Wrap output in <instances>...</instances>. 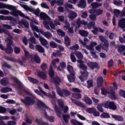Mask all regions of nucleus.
<instances>
[{
    "instance_id": "38",
    "label": "nucleus",
    "mask_w": 125,
    "mask_h": 125,
    "mask_svg": "<svg viewBox=\"0 0 125 125\" xmlns=\"http://www.w3.org/2000/svg\"><path fill=\"white\" fill-rule=\"evenodd\" d=\"M19 93H20V94H21V95L22 93H25V94H26V95H29V96L32 95V93H31V92H30V91H27L25 89L20 90L19 91Z\"/></svg>"
},
{
    "instance_id": "64",
    "label": "nucleus",
    "mask_w": 125,
    "mask_h": 125,
    "mask_svg": "<svg viewBox=\"0 0 125 125\" xmlns=\"http://www.w3.org/2000/svg\"><path fill=\"white\" fill-rule=\"evenodd\" d=\"M94 30H91L92 33L93 35H97L98 34V28L96 26H94L93 27Z\"/></svg>"
},
{
    "instance_id": "4",
    "label": "nucleus",
    "mask_w": 125,
    "mask_h": 125,
    "mask_svg": "<svg viewBox=\"0 0 125 125\" xmlns=\"http://www.w3.org/2000/svg\"><path fill=\"white\" fill-rule=\"evenodd\" d=\"M7 5H9L10 6V8H6L7 9H9V10H11L12 12H10L8 10H0V14H2L3 15H8V14H10L11 15H12L13 16H14V15H12L11 13H13L14 11H17V9H16V7L15 6L7 4Z\"/></svg>"
},
{
    "instance_id": "24",
    "label": "nucleus",
    "mask_w": 125,
    "mask_h": 125,
    "mask_svg": "<svg viewBox=\"0 0 125 125\" xmlns=\"http://www.w3.org/2000/svg\"><path fill=\"white\" fill-rule=\"evenodd\" d=\"M104 83V80L102 76L99 77L97 79V84L98 87H101Z\"/></svg>"
},
{
    "instance_id": "58",
    "label": "nucleus",
    "mask_w": 125,
    "mask_h": 125,
    "mask_svg": "<svg viewBox=\"0 0 125 125\" xmlns=\"http://www.w3.org/2000/svg\"><path fill=\"white\" fill-rule=\"evenodd\" d=\"M60 61V60L59 58H57L56 59H54L52 62V64L55 68H57V66H56V63H58Z\"/></svg>"
},
{
    "instance_id": "36",
    "label": "nucleus",
    "mask_w": 125,
    "mask_h": 125,
    "mask_svg": "<svg viewBox=\"0 0 125 125\" xmlns=\"http://www.w3.org/2000/svg\"><path fill=\"white\" fill-rule=\"evenodd\" d=\"M0 91L2 93H6V92H9L10 91H12V89L8 87H5L2 88L0 89Z\"/></svg>"
},
{
    "instance_id": "31",
    "label": "nucleus",
    "mask_w": 125,
    "mask_h": 125,
    "mask_svg": "<svg viewBox=\"0 0 125 125\" xmlns=\"http://www.w3.org/2000/svg\"><path fill=\"white\" fill-rule=\"evenodd\" d=\"M30 26L32 30L35 31L37 33H41V31H42V29H39L38 26L35 25L34 23H31Z\"/></svg>"
},
{
    "instance_id": "51",
    "label": "nucleus",
    "mask_w": 125,
    "mask_h": 125,
    "mask_svg": "<svg viewBox=\"0 0 125 125\" xmlns=\"http://www.w3.org/2000/svg\"><path fill=\"white\" fill-rule=\"evenodd\" d=\"M62 118L64 122L67 124L69 122L68 119H70V115L69 114H64L62 115Z\"/></svg>"
},
{
    "instance_id": "41",
    "label": "nucleus",
    "mask_w": 125,
    "mask_h": 125,
    "mask_svg": "<svg viewBox=\"0 0 125 125\" xmlns=\"http://www.w3.org/2000/svg\"><path fill=\"white\" fill-rule=\"evenodd\" d=\"M39 16L42 20H46L47 19H48V16H47L45 13H41Z\"/></svg>"
},
{
    "instance_id": "61",
    "label": "nucleus",
    "mask_w": 125,
    "mask_h": 125,
    "mask_svg": "<svg viewBox=\"0 0 125 125\" xmlns=\"http://www.w3.org/2000/svg\"><path fill=\"white\" fill-rule=\"evenodd\" d=\"M113 4H114V5H116V6H120V5H122V4H123V1L121 0H115L113 1Z\"/></svg>"
},
{
    "instance_id": "3",
    "label": "nucleus",
    "mask_w": 125,
    "mask_h": 125,
    "mask_svg": "<svg viewBox=\"0 0 125 125\" xmlns=\"http://www.w3.org/2000/svg\"><path fill=\"white\" fill-rule=\"evenodd\" d=\"M6 41L8 42L6 43V47L5 48L4 51L7 54H11L13 52V48L11 46L13 43V41L9 38H6Z\"/></svg>"
},
{
    "instance_id": "27",
    "label": "nucleus",
    "mask_w": 125,
    "mask_h": 125,
    "mask_svg": "<svg viewBox=\"0 0 125 125\" xmlns=\"http://www.w3.org/2000/svg\"><path fill=\"white\" fill-rule=\"evenodd\" d=\"M35 123L38 125H48V124L43 122L42 119L36 118L35 120Z\"/></svg>"
},
{
    "instance_id": "37",
    "label": "nucleus",
    "mask_w": 125,
    "mask_h": 125,
    "mask_svg": "<svg viewBox=\"0 0 125 125\" xmlns=\"http://www.w3.org/2000/svg\"><path fill=\"white\" fill-rule=\"evenodd\" d=\"M36 49L38 51V52H40V53H43L44 52V48L42 46V45L40 44H37L36 46Z\"/></svg>"
},
{
    "instance_id": "6",
    "label": "nucleus",
    "mask_w": 125,
    "mask_h": 125,
    "mask_svg": "<svg viewBox=\"0 0 125 125\" xmlns=\"http://www.w3.org/2000/svg\"><path fill=\"white\" fill-rule=\"evenodd\" d=\"M0 20H3L6 21H11L10 22L11 26H15L17 24V21L13 17L11 16H4L2 15H0Z\"/></svg>"
},
{
    "instance_id": "1",
    "label": "nucleus",
    "mask_w": 125,
    "mask_h": 125,
    "mask_svg": "<svg viewBox=\"0 0 125 125\" xmlns=\"http://www.w3.org/2000/svg\"><path fill=\"white\" fill-rule=\"evenodd\" d=\"M67 71L69 73V75H67V79L69 83H74V81L76 80V77H75V71L74 70V68L72 66L70 65H68L67 66Z\"/></svg>"
},
{
    "instance_id": "5",
    "label": "nucleus",
    "mask_w": 125,
    "mask_h": 125,
    "mask_svg": "<svg viewBox=\"0 0 125 125\" xmlns=\"http://www.w3.org/2000/svg\"><path fill=\"white\" fill-rule=\"evenodd\" d=\"M21 6L25 10H26L27 11H30V12H33V13L36 15V16H40V13L41 12V11L40 10V9L37 8L36 10L34 9L33 8H30L28 5L26 4H20Z\"/></svg>"
},
{
    "instance_id": "34",
    "label": "nucleus",
    "mask_w": 125,
    "mask_h": 125,
    "mask_svg": "<svg viewBox=\"0 0 125 125\" xmlns=\"http://www.w3.org/2000/svg\"><path fill=\"white\" fill-rule=\"evenodd\" d=\"M49 76L51 78V79L54 77V70H53L52 64H51L50 65V68L49 70Z\"/></svg>"
},
{
    "instance_id": "63",
    "label": "nucleus",
    "mask_w": 125,
    "mask_h": 125,
    "mask_svg": "<svg viewBox=\"0 0 125 125\" xmlns=\"http://www.w3.org/2000/svg\"><path fill=\"white\" fill-rule=\"evenodd\" d=\"M101 91L102 95H107V94H108L109 91H107V89L105 88H102Z\"/></svg>"
},
{
    "instance_id": "56",
    "label": "nucleus",
    "mask_w": 125,
    "mask_h": 125,
    "mask_svg": "<svg viewBox=\"0 0 125 125\" xmlns=\"http://www.w3.org/2000/svg\"><path fill=\"white\" fill-rule=\"evenodd\" d=\"M103 13V10H101L100 9H98L96 10L95 15L97 16H99L100 15H102Z\"/></svg>"
},
{
    "instance_id": "59",
    "label": "nucleus",
    "mask_w": 125,
    "mask_h": 125,
    "mask_svg": "<svg viewBox=\"0 0 125 125\" xmlns=\"http://www.w3.org/2000/svg\"><path fill=\"white\" fill-rule=\"evenodd\" d=\"M57 33L59 35V36H61V37H65V32L61 29L58 30Z\"/></svg>"
},
{
    "instance_id": "54",
    "label": "nucleus",
    "mask_w": 125,
    "mask_h": 125,
    "mask_svg": "<svg viewBox=\"0 0 125 125\" xmlns=\"http://www.w3.org/2000/svg\"><path fill=\"white\" fill-rule=\"evenodd\" d=\"M87 88H90L93 86V81L92 80H88L87 81Z\"/></svg>"
},
{
    "instance_id": "26",
    "label": "nucleus",
    "mask_w": 125,
    "mask_h": 125,
    "mask_svg": "<svg viewBox=\"0 0 125 125\" xmlns=\"http://www.w3.org/2000/svg\"><path fill=\"white\" fill-rule=\"evenodd\" d=\"M9 83V79L8 78H3L0 81V83L1 84V85H3V86H5L8 84Z\"/></svg>"
},
{
    "instance_id": "13",
    "label": "nucleus",
    "mask_w": 125,
    "mask_h": 125,
    "mask_svg": "<svg viewBox=\"0 0 125 125\" xmlns=\"http://www.w3.org/2000/svg\"><path fill=\"white\" fill-rule=\"evenodd\" d=\"M58 104H59V106L61 109H63V113L64 114H67V112L69 110V107L68 106L66 105L64 107V102L62 100H59L58 101Z\"/></svg>"
},
{
    "instance_id": "47",
    "label": "nucleus",
    "mask_w": 125,
    "mask_h": 125,
    "mask_svg": "<svg viewBox=\"0 0 125 125\" xmlns=\"http://www.w3.org/2000/svg\"><path fill=\"white\" fill-rule=\"evenodd\" d=\"M91 6L92 8L95 9L98 7H100V6H102V4L97 2H93L91 3Z\"/></svg>"
},
{
    "instance_id": "48",
    "label": "nucleus",
    "mask_w": 125,
    "mask_h": 125,
    "mask_svg": "<svg viewBox=\"0 0 125 125\" xmlns=\"http://www.w3.org/2000/svg\"><path fill=\"white\" fill-rule=\"evenodd\" d=\"M72 97L75 99H81L82 98V94L80 93H74L72 94Z\"/></svg>"
},
{
    "instance_id": "53",
    "label": "nucleus",
    "mask_w": 125,
    "mask_h": 125,
    "mask_svg": "<svg viewBox=\"0 0 125 125\" xmlns=\"http://www.w3.org/2000/svg\"><path fill=\"white\" fill-rule=\"evenodd\" d=\"M121 12L120 10L115 9L113 11V14H114L115 16L118 18L120 17V15H121Z\"/></svg>"
},
{
    "instance_id": "30",
    "label": "nucleus",
    "mask_w": 125,
    "mask_h": 125,
    "mask_svg": "<svg viewBox=\"0 0 125 125\" xmlns=\"http://www.w3.org/2000/svg\"><path fill=\"white\" fill-rule=\"evenodd\" d=\"M78 5V7H81V8H85V6H86V2H85V0H80Z\"/></svg>"
},
{
    "instance_id": "33",
    "label": "nucleus",
    "mask_w": 125,
    "mask_h": 125,
    "mask_svg": "<svg viewBox=\"0 0 125 125\" xmlns=\"http://www.w3.org/2000/svg\"><path fill=\"white\" fill-rule=\"evenodd\" d=\"M87 24V21H81L80 19H77V24L78 25V28L81 27V25H86Z\"/></svg>"
},
{
    "instance_id": "50",
    "label": "nucleus",
    "mask_w": 125,
    "mask_h": 125,
    "mask_svg": "<svg viewBox=\"0 0 125 125\" xmlns=\"http://www.w3.org/2000/svg\"><path fill=\"white\" fill-rule=\"evenodd\" d=\"M101 118H103L104 119H110V115L109 113L107 112H103L101 115Z\"/></svg>"
},
{
    "instance_id": "8",
    "label": "nucleus",
    "mask_w": 125,
    "mask_h": 125,
    "mask_svg": "<svg viewBox=\"0 0 125 125\" xmlns=\"http://www.w3.org/2000/svg\"><path fill=\"white\" fill-rule=\"evenodd\" d=\"M100 40L102 42H104V44L102 46V48L103 50H105V51H107L109 49V42L103 36L100 35L99 37Z\"/></svg>"
},
{
    "instance_id": "21",
    "label": "nucleus",
    "mask_w": 125,
    "mask_h": 125,
    "mask_svg": "<svg viewBox=\"0 0 125 125\" xmlns=\"http://www.w3.org/2000/svg\"><path fill=\"white\" fill-rule=\"evenodd\" d=\"M118 26L125 32V18L122 19L118 21Z\"/></svg>"
},
{
    "instance_id": "32",
    "label": "nucleus",
    "mask_w": 125,
    "mask_h": 125,
    "mask_svg": "<svg viewBox=\"0 0 125 125\" xmlns=\"http://www.w3.org/2000/svg\"><path fill=\"white\" fill-rule=\"evenodd\" d=\"M38 76L42 80H46V74H45V73L42 71L38 72Z\"/></svg>"
},
{
    "instance_id": "17",
    "label": "nucleus",
    "mask_w": 125,
    "mask_h": 125,
    "mask_svg": "<svg viewBox=\"0 0 125 125\" xmlns=\"http://www.w3.org/2000/svg\"><path fill=\"white\" fill-rule=\"evenodd\" d=\"M88 77V72H87V70H85L81 72V75L80 76H79V79L81 80V82H84L85 80H86Z\"/></svg>"
},
{
    "instance_id": "9",
    "label": "nucleus",
    "mask_w": 125,
    "mask_h": 125,
    "mask_svg": "<svg viewBox=\"0 0 125 125\" xmlns=\"http://www.w3.org/2000/svg\"><path fill=\"white\" fill-rule=\"evenodd\" d=\"M104 108H109L111 110H117V106L114 102H105L104 104Z\"/></svg>"
},
{
    "instance_id": "39",
    "label": "nucleus",
    "mask_w": 125,
    "mask_h": 125,
    "mask_svg": "<svg viewBox=\"0 0 125 125\" xmlns=\"http://www.w3.org/2000/svg\"><path fill=\"white\" fill-rule=\"evenodd\" d=\"M37 105L38 106H39V107H42V108H44L42 109V111H43V109H44L45 110V109H48V107H47L46 105H45V104H44L43 102L42 101H39L37 103Z\"/></svg>"
},
{
    "instance_id": "15",
    "label": "nucleus",
    "mask_w": 125,
    "mask_h": 125,
    "mask_svg": "<svg viewBox=\"0 0 125 125\" xmlns=\"http://www.w3.org/2000/svg\"><path fill=\"white\" fill-rule=\"evenodd\" d=\"M51 82L52 83H55L56 85V86L59 85L60 84V83H61V79L59 78V77L57 76L55 77H52L50 79Z\"/></svg>"
},
{
    "instance_id": "44",
    "label": "nucleus",
    "mask_w": 125,
    "mask_h": 125,
    "mask_svg": "<svg viewBox=\"0 0 125 125\" xmlns=\"http://www.w3.org/2000/svg\"><path fill=\"white\" fill-rule=\"evenodd\" d=\"M64 44L66 46H69L71 44V41H70V38L68 36L64 37Z\"/></svg>"
},
{
    "instance_id": "23",
    "label": "nucleus",
    "mask_w": 125,
    "mask_h": 125,
    "mask_svg": "<svg viewBox=\"0 0 125 125\" xmlns=\"http://www.w3.org/2000/svg\"><path fill=\"white\" fill-rule=\"evenodd\" d=\"M38 88L39 90L37 89L34 90V92H35V93H36L38 95H46V92L43 91L42 89V87L39 86Z\"/></svg>"
},
{
    "instance_id": "57",
    "label": "nucleus",
    "mask_w": 125,
    "mask_h": 125,
    "mask_svg": "<svg viewBox=\"0 0 125 125\" xmlns=\"http://www.w3.org/2000/svg\"><path fill=\"white\" fill-rule=\"evenodd\" d=\"M79 48H80V46L78 44H75L73 46L70 47L71 50H79Z\"/></svg>"
},
{
    "instance_id": "46",
    "label": "nucleus",
    "mask_w": 125,
    "mask_h": 125,
    "mask_svg": "<svg viewBox=\"0 0 125 125\" xmlns=\"http://www.w3.org/2000/svg\"><path fill=\"white\" fill-rule=\"evenodd\" d=\"M70 123L71 124L74 125H83L81 122H80L78 121L77 120H75V119H71L70 120Z\"/></svg>"
},
{
    "instance_id": "52",
    "label": "nucleus",
    "mask_w": 125,
    "mask_h": 125,
    "mask_svg": "<svg viewBox=\"0 0 125 125\" xmlns=\"http://www.w3.org/2000/svg\"><path fill=\"white\" fill-rule=\"evenodd\" d=\"M118 52H124V51H125V46L123 44L118 45Z\"/></svg>"
},
{
    "instance_id": "29",
    "label": "nucleus",
    "mask_w": 125,
    "mask_h": 125,
    "mask_svg": "<svg viewBox=\"0 0 125 125\" xmlns=\"http://www.w3.org/2000/svg\"><path fill=\"white\" fill-rule=\"evenodd\" d=\"M83 101H84L85 103L87 105H91L92 104V101L90 99V98L87 96L84 97Z\"/></svg>"
},
{
    "instance_id": "14",
    "label": "nucleus",
    "mask_w": 125,
    "mask_h": 125,
    "mask_svg": "<svg viewBox=\"0 0 125 125\" xmlns=\"http://www.w3.org/2000/svg\"><path fill=\"white\" fill-rule=\"evenodd\" d=\"M87 65L91 70H94L95 68L99 69L100 68L98 63L96 62H89L87 63Z\"/></svg>"
},
{
    "instance_id": "45",
    "label": "nucleus",
    "mask_w": 125,
    "mask_h": 125,
    "mask_svg": "<svg viewBox=\"0 0 125 125\" xmlns=\"http://www.w3.org/2000/svg\"><path fill=\"white\" fill-rule=\"evenodd\" d=\"M78 15H77V13L74 11H71L70 13V14L69 15V19H75L76 17H77Z\"/></svg>"
},
{
    "instance_id": "62",
    "label": "nucleus",
    "mask_w": 125,
    "mask_h": 125,
    "mask_svg": "<svg viewBox=\"0 0 125 125\" xmlns=\"http://www.w3.org/2000/svg\"><path fill=\"white\" fill-rule=\"evenodd\" d=\"M5 59L6 60H8V61H10L11 62H16L17 60L16 59H15L13 58H11L9 56H6L5 57Z\"/></svg>"
},
{
    "instance_id": "43",
    "label": "nucleus",
    "mask_w": 125,
    "mask_h": 125,
    "mask_svg": "<svg viewBox=\"0 0 125 125\" xmlns=\"http://www.w3.org/2000/svg\"><path fill=\"white\" fill-rule=\"evenodd\" d=\"M33 59L37 64H40L41 63V59L38 54H35L33 56Z\"/></svg>"
},
{
    "instance_id": "7",
    "label": "nucleus",
    "mask_w": 125,
    "mask_h": 125,
    "mask_svg": "<svg viewBox=\"0 0 125 125\" xmlns=\"http://www.w3.org/2000/svg\"><path fill=\"white\" fill-rule=\"evenodd\" d=\"M21 101L26 106H31V105L35 104V99L30 97H25L24 99H21Z\"/></svg>"
},
{
    "instance_id": "11",
    "label": "nucleus",
    "mask_w": 125,
    "mask_h": 125,
    "mask_svg": "<svg viewBox=\"0 0 125 125\" xmlns=\"http://www.w3.org/2000/svg\"><path fill=\"white\" fill-rule=\"evenodd\" d=\"M11 14L15 16L16 17H18V15L21 16V17H22L23 18H25L27 20H30V18L28 16L25 15L22 12L17 10V11H14V12L11 13Z\"/></svg>"
},
{
    "instance_id": "20",
    "label": "nucleus",
    "mask_w": 125,
    "mask_h": 125,
    "mask_svg": "<svg viewBox=\"0 0 125 125\" xmlns=\"http://www.w3.org/2000/svg\"><path fill=\"white\" fill-rule=\"evenodd\" d=\"M110 116H111V118L114 119L115 121H118V122H124V117H123V116L114 114H110Z\"/></svg>"
},
{
    "instance_id": "22",
    "label": "nucleus",
    "mask_w": 125,
    "mask_h": 125,
    "mask_svg": "<svg viewBox=\"0 0 125 125\" xmlns=\"http://www.w3.org/2000/svg\"><path fill=\"white\" fill-rule=\"evenodd\" d=\"M12 80L13 81H15V82L16 83H17V85L19 86V88L21 89V88H24V85L16 77H13L12 78Z\"/></svg>"
},
{
    "instance_id": "35",
    "label": "nucleus",
    "mask_w": 125,
    "mask_h": 125,
    "mask_svg": "<svg viewBox=\"0 0 125 125\" xmlns=\"http://www.w3.org/2000/svg\"><path fill=\"white\" fill-rule=\"evenodd\" d=\"M74 54L76 55V56L77 57V58L79 59L78 60H83V54L82 52L80 51H75L74 52Z\"/></svg>"
},
{
    "instance_id": "19",
    "label": "nucleus",
    "mask_w": 125,
    "mask_h": 125,
    "mask_svg": "<svg viewBox=\"0 0 125 125\" xmlns=\"http://www.w3.org/2000/svg\"><path fill=\"white\" fill-rule=\"evenodd\" d=\"M39 41L43 46H44L46 48H48L49 47V44L45 39L41 37L39 38Z\"/></svg>"
},
{
    "instance_id": "49",
    "label": "nucleus",
    "mask_w": 125,
    "mask_h": 125,
    "mask_svg": "<svg viewBox=\"0 0 125 125\" xmlns=\"http://www.w3.org/2000/svg\"><path fill=\"white\" fill-rule=\"evenodd\" d=\"M28 81H29V82H30V83H32L37 84L38 83H39V81H38L37 79L33 78L32 77H29L28 78Z\"/></svg>"
},
{
    "instance_id": "40",
    "label": "nucleus",
    "mask_w": 125,
    "mask_h": 125,
    "mask_svg": "<svg viewBox=\"0 0 125 125\" xmlns=\"http://www.w3.org/2000/svg\"><path fill=\"white\" fill-rule=\"evenodd\" d=\"M71 100L74 104H75L77 106H79V107H83V103L81 102H79L77 101V100L74 99H71Z\"/></svg>"
},
{
    "instance_id": "60",
    "label": "nucleus",
    "mask_w": 125,
    "mask_h": 125,
    "mask_svg": "<svg viewBox=\"0 0 125 125\" xmlns=\"http://www.w3.org/2000/svg\"><path fill=\"white\" fill-rule=\"evenodd\" d=\"M29 41L31 43H34V44H37L38 43L37 42V40H36V38L34 36L30 37Z\"/></svg>"
},
{
    "instance_id": "10",
    "label": "nucleus",
    "mask_w": 125,
    "mask_h": 125,
    "mask_svg": "<svg viewBox=\"0 0 125 125\" xmlns=\"http://www.w3.org/2000/svg\"><path fill=\"white\" fill-rule=\"evenodd\" d=\"M87 113L89 114H93L94 117H99L100 116V113L97 111L96 108L95 107H89L86 110Z\"/></svg>"
},
{
    "instance_id": "12",
    "label": "nucleus",
    "mask_w": 125,
    "mask_h": 125,
    "mask_svg": "<svg viewBox=\"0 0 125 125\" xmlns=\"http://www.w3.org/2000/svg\"><path fill=\"white\" fill-rule=\"evenodd\" d=\"M43 24L44 25V27L47 30H49L50 28L51 29H53V30H55V23H53L52 21H49V23L46 21H43ZM49 26L50 28L49 27Z\"/></svg>"
},
{
    "instance_id": "42",
    "label": "nucleus",
    "mask_w": 125,
    "mask_h": 125,
    "mask_svg": "<svg viewBox=\"0 0 125 125\" xmlns=\"http://www.w3.org/2000/svg\"><path fill=\"white\" fill-rule=\"evenodd\" d=\"M79 33L82 37H87L88 36V32L85 30H80Z\"/></svg>"
},
{
    "instance_id": "16",
    "label": "nucleus",
    "mask_w": 125,
    "mask_h": 125,
    "mask_svg": "<svg viewBox=\"0 0 125 125\" xmlns=\"http://www.w3.org/2000/svg\"><path fill=\"white\" fill-rule=\"evenodd\" d=\"M42 112H44V116L45 119H46V120L49 121V122H50V123H54V120L55 119L54 117L47 115V112L45 111V109H43Z\"/></svg>"
},
{
    "instance_id": "55",
    "label": "nucleus",
    "mask_w": 125,
    "mask_h": 125,
    "mask_svg": "<svg viewBox=\"0 0 125 125\" xmlns=\"http://www.w3.org/2000/svg\"><path fill=\"white\" fill-rule=\"evenodd\" d=\"M93 28V27H95V21H92L90 22L87 24V28L89 29H91V28Z\"/></svg>"
},
{
    "instance_id": "25",
    "label": "nucleus",
    "mask_w": 125,
    "mask_h": 125,
    "mask_svg": "<svg viewBox=\"0 0 125 125\" xmlns=\"http://www.w3.org/2000/svg\"><path fill=\"white\" fill-rule=\"evenodd\" d=\"M40 34L45 38H46V39H50V38L52 37V34L48 31L43 32L42 30H40Z\"/></svg>"
},
{
    "instance_id": "2",
    "label": "nucleus",
    "mask_w": 125,
    "mask_h": 125,
    "mask_svg": "<svg viewBox=\"0 0 125 125\" xmlns=\"http://www.w3.org/2000/svg\"><path fill=\"white\" fill-rule=\"evenodd\" d=\"M56 91L59 96L61 97H68L71 95V92L66 89L61 90L59 86H56Z\"/></svg>"
},
{
    "instance_id": "28",
    "label": "nucleus",
    "mask_w": 125,
    "mask_h": 125,
    "mask_svg": "<svg viewBox=\"0 0 125 125\" xmlns=\"http://www.w3.org/2000/svg\"><path fill=\"white\" fill-rule=\"evenodd\" d=\"M54 109L57 115V117H58V118H61V110L58 106L55 104L54 107Z\"/></svg>"
},
{
    "instance_id": "18",
    "label": "nucleus",
    "mask_w": 125,
    "mask_h": 125,
    "mask_svg": "<svg viewBox=\"0 0 125 125\" xmlns=\"http://www.w3.org/2000/svg\"><path fill=\"white\" fill-rule=\"evenodd\" d=\"M78 63H79V67L80 69H82L83 71H87V66L84 64V62L83 60H77Z\"/></svg>"
}]
</instances>
